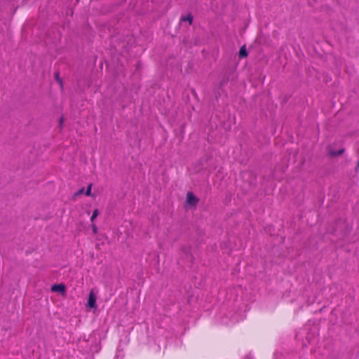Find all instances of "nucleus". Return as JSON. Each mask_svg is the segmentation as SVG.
Here are the masks:
<instances>
[{"mask_svg":"<svg viewBox=\"0 0 359 359\" xmlns=\"http://www.w3.org/2000/svg\"><path fill=\"white\" fill-rule=\"evenodd\" d=\"M353 229L346 218L339 217L330 222L326 227V232L337 238L339 241H346Z\"/></svg>","mask_w":359,"mask_h":359,"instance_id":"1","label":"nucleus"},{"mask_svg":"<svg viewBox=\"0 0 359 359\" xmlns=\"http://www.w3.org/2000/svg\"><path fill=\"white\" fill-rule=\"evenodd\" d=\"M238 55L239 58L241 59L245 58L248 57V52L245 45L241 47Z\"/></svg>","mask_w":359,"mask_h":359,"instance_id":"10","label":"nucleus"},{"mask_svg":"<svg viewBox=\"0 0 359 359\" xmlns=\"http://www.w3.org/2000/svg\"><path fill=\"white\" fill-rule=\"evenodd\" d=\"M249 176L251 178L252 181H250V185L255 184L256 180V176L254 175L252 172L249 173Z\"/></svg>","mask_w":359,"mask_h":359,"instance_id":"16","label":"nucleus"},{"mask_svg":"<svg viewBox=\"0 0 359 359\" xmlns=\"http://www.w3.org/2000/svg\"><path fill=\"white\" fill-rule=\"evenodd\" d=\"M100 215V211L98 209H95L93 212V215L90 217V221L91 222H93L97 217V216Z\"/></svg>","mask_w":359,"mask_h":359,"instance_id":"13","label":"nucleus"},{"mask_svg":"<svg viewBox=\"0 0 359 359\" xmlns=\"http://www.w3.org/2000/svg\"><path fill=\"white\" fill-rule=\"evenodd\" d=\"M223 75H229L233 80L235 78V68L231 67H226Z\"/></svg>","mask_w":359,"mask_h":359,"instance_id":"11","label":"nucleus"},{"mask_svg":"<svg viewBox=\"0 0 359 359\" xmlns=\"http://www.w3.org/2000/svg\"><path fill=\"white\" fill-rule=\"evenodd\" d=\"M93 184H89L86 188V190L85 191V195L87 196H91L93 194L91 193Z\"/></svg>","mask_w":359,"mask_h":359,"instance_id":"14","label":"nucleus"},{"mask_svg":"<svg viewBox=\"0 0 359 359\" xmlns=\"http://www.w3.org/2000/svg\"><path fill=\"white\" fill-rule=\"evenodd\" d=\"M187 22L189 25H192L194 22V16L189 13L187 15H182L180 18V22Z\"/></svg>","mask_w":359,"mask_h":359,"instance_id":"6","label":"nucleus"},{"mask_svg":"<svg viewBox=\"0 0 359 359\" xmlns=\"http://www.w3.org/2000/svg\"><path fill=\"white\" fill-rule=\"evenodd\" d=\"M54 78L55 81L60 84L61 88H63V81L62 79L60 76V72L59 71H57L54 73Z\"/></svg>","mask_w":359,"mask_h":359,"instance_id":"12","label":"nucleus"},{"mask_svg":"<svg viewBox=\"0 0 359 359\" xmlns=\"http://www.w3.org/2000/svg\"><path fill=\"white\" fill-rule=\"evenodd\" d=\"M182 43L185 47L191 48L194 45H198L199 40L195 39L194 41H192V40H190L188 36H184L182 39Z\"/></svg>","mask_w":359,"mask_h":359,"instance_id":"5","label":"nucleus"},{"mask_svg":"<svg viewBox=\"0 0 359 359\" xmlns=\"http://www.w3.org/2000/svg\"><path fill=\"white\" fill-rule=\"evenodd\" d=\"M83 194H85V189L84 187H82L81 189H79L76 193H74V198H76L78 196H80Z\"/></svg>","mask_w":359,"mask_h":359,"instance_id":"15","label":"nucleus"},{"mask_svg":"<svg viewBox=\"0 0 359 359\" xmlns=\"http://www.w3.org/2000/svg\"><path fill=\"white\" fill-rule=\"evenodd\" d=\"M64 117L62 116L59 119V126L60 128L63 127Z\"/></svg>","mask_w":359,"mask_h":359,"instance_id":"17","label":"nucleus"},{"mask_svg":"<svg viewBox=\"0 0 359 359\" xmlns=\"http://www.w3.org/2000/svg\"><path fill=\"white\" fill-rule=\"evenodd\" d=\"M191 248L187 246H182L181 248V250L186 255L187 259H189L191 262L193 261L194 257L191 253Z\"/></svg>","mask_w":359,"mask_h":359,"instance_id":"8","label":"nucleus"},{"mask_svg":"<svg viewBox=\"0 0 359 359\" xmlns=\"http://www.w3.org/2000/svg\"><path fill=\"white\" fill-rule=\"evenodd\" d=\"M200 199L193 192L189 191L186 196L184 207H189L190 209H196Z\"/></svg>","mask_w":359,"mask_h":359,"instance_id":"2","label":"nucleus"},{"mask_svg":"<svg viewBox=\"0 0 359 359\" xmlns=\"http://www.w3.org/2000/svg\"><path fill=\"white\" fill-rule=\"evenodd\" d=\"M233 80V78L229 75H223L222 80L219 83V88L222 89L224 86H225L227 83L230 81Z\"/></svg>","mask_w":359,"mask_h":359,"instance_id":"7","label":"nucleus"},{"mask_svg":"<svg viewBox=\"0 0 359 359\" xmlns=\"http://www.w3.org/2000/svg\"><path fill=\"white\" fill-rule=\"evenodd\" d=\"M92 230L94 233H97V227L96 226L95 224H92Z\"/></svg>","mask_w":359,"mask_h":359,"instance_id":"18","label":"nucleus"},{"mask_svg":"<svg viewBox=\"0 0 359 359\" xmlns=\"http://www.w3.org/2000/svg\"><path fill=\"white\" fill-rule=\"evenodd\" d=\"M345 151V149H340L337 151H335V150H330L328 152V155L330 156V157H337V156H339L341 155H342Z\"/></svg>","mask_w":359,"mask_h":359,"instance_id":"9","label":"nucleus"},{"mask_svg":"<svg viewBox=\"0 0 359 359\" xmlns=\"http://www.w3.org/2000/svg\"><path fill=\"white\" fill-rule=\"evenodd\" d=\"M50 290L53 292L64 294L66 292L67 287L64 283H55L51 286Z\"/></svg>","mask_w":359,"mask_h":359,"instance_id":"4","label":"nucleus"},{"mask_svg":"<svg viewBox=\"0 0 359 359\" xmlns=\"http://www.w3.org/2000/svg\"><path fill=\"white\" fill-rule=\"evenodd\" d=\"M96 299L97 297L95 294L93 290H91L88 294V301L86 304V307L89 309H97Z\"/></svg>","mask_w":359,"mask_h":359,"instance_id":"3","label":"nucleus"},{"mask_svg":"<svg viewBox=\"0 0 359 359\" xmlns=\"http://www.w3.org/2000/svg\"><path fill=\"white\" fill-rule=\"evenodd\" d=\"M358 168H359V160L358 161L356 167L355 168V172H358Z\"/></svg>","mask_w":359,"mask_h":359,"instance_id":"19","label":"nucleus"}]
</instances>
